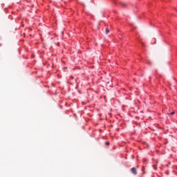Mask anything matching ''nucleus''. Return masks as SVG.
<instances>
[{"label":"nucleus","instance_id":"nucleus-1","mask_svg":"<svg viewBox=\"0 0 177 177\" xmlns=\"http://www.w3.org/2000/svg\"><path fill=\"white\" fill-rule=\"evenodd\" d=\"M131 172H132L133 174V175H136V174H138V172L136 171V168H135V167H132L131 169Z\"/></svg>","mask_w":177,"mask_h":177},{"label":"nucleus","instance_id":"nucleus-2","mask_svg":"<svg viewBox=\"0 0 177 177\" xmlns=\"http://www.w3.org/2000/svg\"><path fill=\"white\" fill-rule=\"evenodd\" d=\"M105 31H106V34H109V32H110V30H109V28H106L105 29Z\"/></svg>","mask_w":177,"mask_h":177},{"label":"nucleus","instance_id":"nucleus-3","mask_svg":"<svg viewBox=\"0 0 177 177\" xmlns=\"http://www.w3.org/2000/svg\"><path fill=\"white\" fill-rule=\"evenodd\" d=\"M105 145H106V146H109V145H110V142H106Z\"/></svg>","mask_w":177,"mask_h":177},{"label":"nucleus","instance_id":"nucleus-4","mask_svg":"<svg viewBox=\"0 0 177 177\" xmlns=\"http://www.w3.org/2000/svg\"><path fill=\"white\" fill-rule=\"evenodd\" d=\"M174 114H175V112H174V111L171 112V113H170V115H174Z\"/></svg>","mask_w":177,"mask_h":177}]
</instances>
